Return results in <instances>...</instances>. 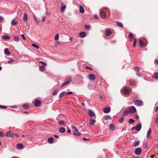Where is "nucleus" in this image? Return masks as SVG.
Returning <instances> with one entry per match:
<instances>
[{"label": "nucleus", "mask_w": 158, "mask_h": 158, "mask_svg": "<svg viewBox=\"0 0 158 158\" xmlns=\"http://www.w3.org/2000/svg\"><path fill=\"white\" fill-rule=\"evenodd\" d=\"M135 104L136 106H141L143 105V102L141 100H137L135 101Z\"/></svg>", "instance_id": "1"}, {"label": "nucleus", "mask_w": 158, "mask_h": 158, "mask_svg": "<svg viewBox=\"0 0 158 158\" xmlns=\"http://www.w3.org/2000/svg\"><path fill=\"white\" fill-rule=\"evenodd\" d=\"M130 113L131 114L134 113L136 111V109L135 107L134 106H132L131 107H129L128 108Z\"/></svg>", "instance_id": "2"}, {"label": "nucleus", "mask_w": 158, "mask_h": 158, "mask_svg": "<svg viewBox=\"0 0 158 158\" xmlns=\"http://www.w3.org/2000/svg\"><path fill=\"white\" fill-rule=\"evenodd\" d=\"M122 111H123L121 110V113L122 114L123 116L128 115L129 113H130V112L129 111V110L128 108V109L125 110L123 112Z\"/></svg>", "instance_id": "3"}, {"label": "nucleus", "mask_w": 158, "mask_h": 158, "mask_svg": "<svg viewBox=\"0 0 158 158\" xmlns=\"http://www.w3.org/2000/svg\"><path fill=\"white\" fill-rule=\"evenodd\" d=\"M14 135V133L12 131H10L6 132L5 133V136L7 137H11Z\"/></svg>", "instance_id": "4"}, {"label": "nucleus", "mask_w": 158, "mask_h": 158, "mask_svg": "<svg viewBox=\"0 0 158 158\" xmlns=\"http://www.w3.org/2000/svg\"><path fill=\"white\" fill-rule=\"evenodd\" d=\"M142 152V150L140 148H137L135 149V153L137 155H140Z\"/></svg>", "instance_id": "5"}, {"label": "nucleus", "mask_w": 158, "mask_h": 158, "mask_svg": "<svg viewBox=\"0 0 158 158\" xmlns=\"http://www.w3.org/2000/svg\"><path fill=\"white\" fill-rule=\"evenodd\" d=\"M142 127L141 124L140 123L138 124L135 127V130L138 131H140Z\"/></svg>", "instance_id": "6"}, {"label": "nucleus", "mask_w": 158, "mask_h": 158, "mask_svg": "<svg viewBox=\"0 0 158 158\" xmlns=\"http://www.w3.org/2000/svg\"><path fill=\"white\" fill-rule=\"evenodd\" d=\"M99 14L100 17L102 19H104L106 17V14L103 11H101L100 12Z\"/></svg>", "instance_id": "7"}, {"label": "nucleus", "mask_w": 158, "mask_h": 158, "mask_svg": "<svg viewBox=\"0 0 158 158\" xmlns=\"http://www.w3.org/2000/svg\"><path fill=\"white\" fill-rule=\"evenodd\" d=\"M89 114L90 117H93L95 116L94 113L92 110H89Z\"/></svg>", "instance_id": "8"}, {"label": "nucleus", "mask_w": 158, "mask_h": 158, "mask_svg": "<svg viewBox=\"0 0 158 158\" xmlns=\"http://www.w3.org/2000/svg\"><path fill=\"white\" fill-rule=\"evenodd\" d=\"M41 104V102L39 100H36L35 102V106L37 107L40 106Z\"/></svg>", "instance_id": "9"}, {"label": "nucleus", "mask_w": 158, "mask_h": 158, "mask_svg": "<svg viewBox=\"0 0 158 158\" xmlns=\"http://www.w3.org/2000/svg\"><path fill=\"white\" fill-rule=\"evenodd\" d=\"M89 78L90 80L93 81L95 79V76L93 74H89Z\"/></svg>", "instance_id": "10"}, {"label": "nucleus", "mask_w": 158, "mask_h": 158, "mask_svg": "<svg viewBox=\"0 0 158 158\" xmlns=\"http://www.w3.org/2000/svg\"><path fill=\"white\" fill-rule=\"evenodd\" d=\"M110 110V109L109 107L105 108L103 109L104 112L105 113H108Z\"/></svg>", "instance_id": "11"}, {"label": "nucleus", "mask_w": 158, "mask_h": 158, "mask_svg": "<svg viewBox=\"0 0 158 158\" xmlns=\"http://www.w3.org/2000/svg\"><path fill=\"white\" fill-rule=\"evenodd\" d=\"M79 35L81 38H84L86 36V33L85 32H81L79 34Z\"/></svg>", "instance_id": "12"}, {"label": "nucleus", "mask_w": 158, "mask_h": 158, "mask_svg": "<svg viewBox=\"0 0 158 158\" xmlns=\"http://www.w3.org/2000/svg\"><path fill=\"white\" fill-rule=\"evenodd\" d=\"M59 131L61 133H63L65 132L66 130L64 127H60L59 129Z\"/></svg>", "instance_id": "13"}, {"label": "nucleus", "mask_w": 158, "mask_h": 158, "mask_svg": "<svg viewBox=\"0 0 158 158\" xmlns=\"http://www.w3.org/2000/svg\"><path fill=\"white\" fill-rule=\"evenodd\" d=\"M79 9H80V11L81 13L83 14L84 13V12H85L82 6H79Z\"/></svg>", "instance_id": "14"}, {"label": "nucleus", "mask_w": 158, "mask_h": 158, "mask_svg": "<svg viewBox=\"0 0 158 158\" xmlns=\"http://www.w3.org/2000/svg\"><path fill=\"white\" fill-rule=\"evenodd\" d=\"M2 38L3 40H9L10 39V37L9 36L6 35H3Z\"/></svg>", "instance_id": "15"}, {"label": "nucleus", "mask_w": 158, "mask_h": 158, "mask_svg": "<svg viewBox=\"0 0 158 158\" xmlns=\"http://www.w3.org/2000/svg\"><path fill=\"white\" fill-rule=\"evenodd\" d=\"M66 8V6L65 5H61V10L62 12H64L65 9V8Z\"/></svg>", "instance_id": "16"}, {"label": "nucleus", "mask_w": 158, "mask_h": 158, "mask_svg": "<svg viewBox=\"0 0 158 158\" xmlns=\"http://www.w3.org/2000/svg\"><path fill=\"white\" fill-rule=\"evenodd\" d=\"M4 52L6 55H10V52L9 51L8 48H6L4 49Z\"/></svg>", "instance_id": "17"}, {"label": "nucleus", "mask_w": 158, "mask_h": 158, "mask_svg": "<svg viewBox=\"0 0 158 158\" xmlns=\"http://www.w3.org/2000/svg\"><path fill=\"white\" fill-rule=\"evenodd\" d=\"M17 21L14 19H13L12 20L11 24L12 25H15L17 24Z\"/></svg>", "instance_id": "18"}, {"label": "nucleus", "mask_w": 158, "mask_h": 158, "mask_svg": "<svg viewBox=\"0 0 158 158\" xmlns=\"http://www.w3.org/2000/svg\"><path fill=\"white\" fill-rule=\"evenodd\" d=\"M23 147V145L21 143H18L17 145V148L19 149H22Z\"/></svg>", "instance_id": "19"}, {"label": "nucleus", "mask_w": 158, "mask_h": 158, "mask_svg": "<svg viewBox=\"0 0 158 158\" xmlns=\"http://www.w3.org/2000/svg\"><path fill=\"white\" fill-rule=\"evenodd\" d=\"M53 138L52 137H49L48 139V141L49 143H52L53 142Z\"/></svg>", "instance_id": "20"}, {"label": "nucleus", "mask_w": 158, "mask_h": 158, "mask_svg": "<svg viewBox=\"0 0 158 158\" xmlns=\"http://www.w3.org/2000/svg\"><path fill=\"white\" fill-rule=\"evenodd\" d=\"M124 93L125 94L127 95L129 93V91L128 89L126 88H125L124 89Z\"/></svg>", "instance_id": "21"}, {"label": "nucleus", "mask_w": 158, "mask_h": 158, "mask_svg": "<svg viewBox=\"0 0 158 158\" xmlns=\"http://www.w3.org/2000/svg\"><path fill=\"white\" fill-rule=\"evenodd\" d=\"M23 107L25 109H27L29 108V106L27 104H24L23 105Z\"/></svg>", "instance_id": "22"}, {"label": "nucleus", "mask_w": 158, "mask_h": 158, "mask_svg": "<svg viewBox=\"0 0 158 158\" xmlns=\"http://www.w3.org/2000/svg\"><path fill=\"white\" fill-rule=\"evenodd\" d=\"M151 128H150L148 130V131L147 133V138H148V137H149L150 136V134L151 133Z\"/></svg>", "instance_id": "23"}, {"label": "nucleus", "mask_w": 158, "mask_h": 158, "mask_svg": "<svg viewBox=\"0 0 158 158\" xmlns=\"http://www.w3.org/2000/svg\"><path fill=\"white\" fill-rule=\"evenodd\" d=\"M95 120L94 119H91L90 120V124L91 125H94L95 123Z\"/></svg>", "instance_id": "24"}, {"label": "nucleus", "mask_w": 158, "mask_h": 158, "mask_svg": "<svg viewBox=\"0 0 158 158\" xmlns=\"http://www.w3.org/2000/svg\"><path fill=\"white\" fill-rule=\"evenodd\" d=\"M23 20L26 21H27L28 20L27 16L26 14H25L23 17Z\"/></svg>", "instance_id": "25"}, {"label": "nucleus", "mask_w": 158, "mask_h": 158, "mask_svg": "<svg viewBox=\"0 0 158 158\" xmlns=\"http://www.w3.org/2000/svg\"><path fill=\"white\" fill-rule=\"evenodd\" d=\"M81 135V133L80 132H73V135L75 136H78L79 135Z\"/></svg>", "instance_id": "26"}, {"label": "nucleus", "mask_w": 158, "mask_h": 158, "mask_svg": "<svg viewBox=\"0 0 158 158\" xmlns=\"http://www.w3.org/2000/svg\"><path fill=\"white\" fill-rule=\"evenodd\" d=\"M137 39L136 38H135L134 39L133 42V47H135L136 46V43L137 42Z\"/></svg>", "instance_id": "27"}, {"label": "nucleus", "mask_w": 158, "mask_h": 158, "mask_svg": "<svg viewBox=\"0 0 158 158\" xmlns=\"http://www.w3.org/2000/svg\"><path fill=\"white\" fill-rule=\"evenodd\" d=\"M58 123L59 125L61 126H64L65 125V122L64 121H60L58 122Z\"/></svg>", "instance_id": "28"}, {"label": "nucleus", "mask_w": 158, "mask_h": 158, "mask_svg": "<svg viewBox=\"0 0 158 158\" xmlns=\"http://www.w3.org/2000/svg\"><path fill=\"white\" fill-rule=\"evenodd\" d=\"M117 24L118 26H119V27L121 28L123 27V25L122 23L118 22H117Z\"/></svg>", "instance_id": "29"}, {"label": "nucleus", "mask_w": 158, "mask_h": 158, "mask_svg": "<svg viewBox=\"0 0 158 158\" xmlns=\"http://www.w3.org/2000/svg\"><path fill=\"white\" fill-rule=\"evenodd\" d=\"M65 93V91H63L59 95V98H60L63 97L64 95V94Z\"/></svg>", "instance_id": "30"}, {"label": "nucleus", "mask_w": 158, "mask_h": 158, "mask_svg": "<svg viewBox=\"0 0 158 158\" xmlns=\"http://www.w3.org/2000/svg\"><path fill=\"white\" fill-rule=\"evenodd\" d=\"M111 32L110 30H107L106 31V36H109L111 34Z\"/></svg>", "instance_id": "31"}, {"label": "nucleus", "mask_w": 158, "mask_h": 158, "mask_svg": "<svg viewBox=\"0 0 158 158\" xmlns=\"http://www.w3.org/2000/svg\"><path fill=\"white\" fill-rule=\"evenodd\" d=\"M139 144V141H137L135 142L133 144V146L134 147H137L138 146Z\"/></svg>", "instance_id": "32"}, {"label": "nucleus", "mask_w": 158, "mask_h": 158, "mask_svg": "<svg viewBox=\"0 0 158 158\" xmlns=\"http://www.w3.org/2000/svg\"><path fill=\"white\" fill-rule=\"evenodd\" d=\"M139 44L140 47H142L144 45V43L141 40L139 41Z\"/></svg>", "instance_id": "33"}, {"label": "nucleus", "mask_w": 158, "mask_h": 158, "mask_svg": "<svg viewBox=\"0 0 158 158\" xmlns=\"http://www.w3.org/2000/svg\"><path fill=\"white\" fill-rule=\"evenodd\" d=\"M44 67L42 65L39 67L40 70L42 72H43L44 71Z\"/></svg>", "instance_id": "34"}, {"label": "nucleus", "mask_w": 158, "mask_h": 158, "mask_svg": "<svg viewBox=\"0 0 158 158\" xmlns=\"http://www.w3.org/2000/svg\"><path fill=\"white\" fill-rule=\"evenodd\" d=\"M109 127L110 129L113 130L114 129V126L113 124L110 125Z\"/></svg>", "instance_id": "35"}, {"label": "nucleus", "mask_w": 158, "mask_h": 158, "mask_svg": "<svg viewBox=\"0 0 158 158\" xmlns=\"http://www.w3.org/2000/svg\"><path fill=\"white\" fill-rule=\"evenodd\" d=\"M153 76L156 79H157L158 78V72L155 73L153 74Z\"/></svg>", "instance_id": "36"}, {"label": "nucleus", "mask_w": 158, "mask_h": 158, "mask_svg": "<svg viewBox=\"0 0 158 158\" xmlns=\"http://www.w3.org/2000/svg\"><path fill=\"white\" fill-rule=\"evenodd\" d=\"M72 81V78L69 77L68 78V80H67V81L66 82L67 83H68V84L69 83H70Z\"/></svg>", "instance_id": "37"}, {"label": "nucleus", "mask_w": 158, "mask_h": 158, "mask_svg": "<svg viewBox=\"0 0 158 158\" xmlns=\"http://www.w3.org/2000/svg\"><path fill=\"white\" fill-rule=\"evenodd\" d=\"M14 40L15 41L18 42L19 41V38L17 36H15L14 38Z\"/></svg>", "instance_id": "38"}, {"label": "nucleus", "mask_w": 158, "mask_h": 158, "mask_svg": "<svg viewBox=\"0 0 158 158\" xmlns=\"http://www.w3.org/2000/svg\"><path fill=\"white\" fill-rule=\"evenodd\" d=\"M31 45L33 47H34L37 49H38L39 48V46L35 44H34V43L32 44H31Z\"/></svg>", "instance_id": "39"}, {"label": "nucleus", "mask_w": 158, "mask_h": 158, "mask_svg": "<svg viewBox=\"0 0 158 158\" xmlns=\"http://www.w3.org/2000/svg\"><path fill=\"white\" fill-rule=\"evenodd\" d=\"M124 118L123 117H121L120 119L119 120L118 122L119 123H121L123 122L124 120Z\"/></svg>", "instance_id": "40"}, {"label": "nucleus", "mask_w": 158, "mask_h": 158, "mask_svg": "<svg viewBox=\"0 0 158 158\" xmlns=\"http://www.w3.org/2000/svg\"><path fill=\"white\" fill-rule=\"evenodd\" d=\"M104 118L105 119L107 120L108 119H110V116L107 115V116H105L104 117Z\"/></svg>", "instance_id": "41"}, {"label": "nucleus", "mask_w": 158, "mask_h": 158, "mask_svg": "<svg viewBox=\"0 0 158 158\" xmlns=\"http://www.w3.org/2000/svg\"><path fill=\"white\" fill-rule=\"evenodd\" d=\"M135 122L134 119L130 118L129 119V121L128 122V123H134Z\"/></svg>", "instance_id": "42"}, {"label": "nucleus", "mask_w": 158, "mask_h": 158, "mask_svg": "<svg viewBox=\"0 0 158 158\" xmlns=\"http://www.w3.org/2000/svg\"><path fill=\"white\" fill-rule=\"evenodd\" d=\"M134 69L136 71V72H138L139 70V68L138 67H135L134 68Z\"/></svg>", "instance_id": "43"}, {"label": "nucleus", "mask_w": 158, "mask_h": 158, "mask_svg": "<svg viewBox=\"0 0 158 158\" xmlns=\"http://www.w3.org/2000/svg\"><path fill=\"white\" fill-rule=\"evenodd\" d=\"M59 35L58 34H57L55 37V40H57L59 39Z\"/></svg>", "instance_id": "44"}, {"label": "nucleus", "mask_w": 158, "mask_h": 158, "mask_svg": "<svg viewBox=\"0 0 158 158\" xmlns=\"http://www.w3.org/2000/svg\"><path fill=\"white\" fill-rule=\"evenodd\" d=\"M130 83L131 85H135V81L131 80L130 81Z\"/></svg>", "instance_id": "45"}, {"label": "nucleus", "mask_w": 158, "mask_h": 158, "mask_svg": "<svg viewBox=\"0 0 158 158\" xmlns=\"http://www.w3.org/2000/svg\"><path fill=\"white\" fill-rule=\"evenodd\" d=\"M128 36L130 39H131V38L133 39L134 38L133 35L131 33L129 34Z\"/></svg>", "instance_id": "46"}, {"label": "nucleus", "mask_w": 158, "mask_h": 158, "mask_svg": "<svg viewBox=\"0 0 158 158\" xmlns=\"http://www.w3.org/2000/svg\"><path fill=\"white\" fill-rule=\"evenodd\" d=\"M155 122L156 124H158V114L157 115V118L156 119Z\"/></svg>", "instance_id": "47"}, {"label": "nucleus", "mask_w": 158, "mask_h": 158, "mask_svg": "<svg viewBox=\"0 0 158 158\" xmlns=\"http://www.w3.org/2000/svg\"><path fill=\"white\" fill-rule=\"evenodd\" d=\"M73 94V92H72L69 91V92H67L66 93L65 95H66V96H67V95H68H68L71 94Z\"/></svg>", "instance_id": "48"}, {"label": "nucleus", "mask_w": 158, "mask_h": 158, "mask_svg": "<svg viewBox=\"0 0 158 158\" xmlns=\"http://www.w3.org/2000/svg\"><path fill=\"white\" fill-rule=\"evenodd\" d=\"M67 84H68V83H67V82H64V83H63L62 84V85H61V87H63V86H64L65 85H67Z\"/></svg>", "instance_id": "49"}, {"label": "nucleus", "mask_w": 158, "mask_h": 158, "mask_svg": "<svg viewBox=\"0 0 158 158\" xmlns=\"http://www.w3.org/2000/svg\"><path fill=\"white\" fill-rule=\"evenodd\" d=\"M90 27V26L89 25H86L85 26V28L86 29H89Z\"/></svg>", "instance_id": "50"}, {"label": "nucleus", "mask_w": 158, "mask_h": 158, "mask_svg": "<svg viewBox=\"0 0 158 158\" xmlns=\"http://www.w3.org/2000/svg\"><path fill=\"white\" fill-rule=\"evenodd\" d=\"M6 108V106L0 105V108L5 109Z\"/></svg>", "instance_id": "51"}, {"label": "nucleus", "mask_w": 158, "mask_h": 158, "mask_svg": "<svg viewBox=\"0 0 158 158\" xmlns=\"http://www.w3.org/2000/svg\"><path fill=\"white\" fill-rule=\"evenodd\" d=\"M135 118L137 119H139V115L137 114H136L135 116Z\"/></svg>", "instance_id": "52"}, {"label": "nucleus", "mask_w": 158, "mask_h": 158, "mask_svg": "<svg viewBox=\"0 0 158 158\" xmlns=\"http://www.w3.org/2000/svg\"><path fill=\"white\" fill-rule=\"evenodd\" d=\"M154 63L156 64H158V60L156 59L155 60Z\"/></svg>", "instance_id": "53"}, {"label": "nucleus", "mask_w": 158, "mask_h": 158, "mask_svg": "<svg viewBox=\"0 0 158 158\" xmlns=\"http://www.w3.org/2000/svg\"><path fill=\"white\" fill-rule=\"evenodd\" d=\"M0 136L1 137H3L4 136V134L2 131L0 132Z\"/></svg>", "instance_id": "54"}, {"label": "nucleus", "mask_w": 158, "mask_h": 158, "mask_svg": "<svg viewBox=\"0 0 158 158\" xmlns=\"http://www.w3.org/2000/svg\"><path fill=\"white\" fill-rule=\"evenodd\" d=\"M57 91L56 90H54L53 92V94L54 95H55L57 93Z\"/></svg>", "instance_id": "55"}, {"label": "nucleus", "mask_w": 158, "mask_h": 158, "mask_svg": "<svg viewBox=\"0 0 158 158\" xmlns=\"http://www.w3.org/2000/svg\"><path fill=\"white\" fill-rule=\"evenodd\" d=\"M4 20L3 18L1 16H0V22L3 21Z\"/></svg>", "instance_id": "56"}, {"label": "nucleus", "mask_w": 158, "mask_h": 158, "mask_svg": "<svg viewBox=\"0 0 158 158\" xmlns=\"http://www.w3.org/2000/svg\"><path fill=\"white\" fill-rule=\"evenodd\" d=\"M40 62L41 63L43 64L44 65H46V64L45 63H44V62H43L42 61H40Z\"/></svg>", "instance_id": "57"}, {"label": "nucleus", "mask_w": 158, "mask_h": 158, "mask_svg": "<svg viewBox=\"0 0 158 158\" xmlns=\"http://www.w3.org/2000/svg\"><path fill=\"white\" fill-rule=\"evenodd\" d=\"M143 146L146 148H147L148 147V146L146 144H144Z\"/></svg>", "instance_id": "58"}, {"label": "nucleus", "mask_w": 158, "mask_h": 158, "mask_svg": "<svg viewBox=\"0 0 158 158\" xmlns=\"http://www.w3.org/2000/svg\"><path fill=\"white\" fill-rule=\"evenodd\" d=\"M45 17H43L42 18V21L44 22L45 21Z\"/></svg>", "instance_id": "59"}, {"label": "nucleus", "mask_w": 158, "mask_h": 158, "mask_svg": "<svg viewBox=\"0 0 158 158\" xmlns=\"http://www.w3.org/2000/svg\"><path fill=\"white\" fill-rule=\"evenodd\" d=\"M83 139L84 140H89V139H87V138H85V137H84L83 138Z\"/></svg>", "instance_id": "60"}, {"label": "nucleus", "mask_w": 158, "mask_h": 158, "mask_svg": "<svg viewBox=\"0 0 158 158\" xmlns=\"http://www.w3.org/2000/svg\"><path fill=\"white\" fill-rule=\"evenodd\" d=\"M86 68L87 69H90V70H92V69L91 68H90V67H89V66H86Z\"/></svg>", "instance_id": "61"}, {"label": "nucleus", "mask_w": 158, "mask_h": 158, "mask_svg": "<svg viewBox=\"0 0 158 158\" xmlns=\"http://www.w3.org/2000/svg\"><path fill=\"white\" fill-rule=\"evenodd\" d=\"M136 74H137V76L139 77H140L141 76L140 74L138 72H137Z\"/></svg>", "instance_id": "62"}, {"label": "nucleus", "mask_w": 158, "mask_h": 158, "mask_svg": "<svg viewBox=\"0 0 158 158\" xmlns=\"http://www.w3.org/2000/svg\"><path fill=\"white\" fill-rule=\"evenodd\" d=\"M22 36L23 37V39L25 40H26V38L24 36V35L23 34L22 35Z\"/></svg>", "instance_id": "63"}, {"label": "nucleus", "mask_w": 158, "mask_h": 158, "mask_svg": "<svg viewBox=\"0 0 158 158\" xmlns=\"http://www.w3.org/2000/svg\"><path fill=\"white\" fill-rule=\"evenodd\" d=\"M15 136L16 137H19V135H18L17 133H15Z\"/></svg>", "instance_id": "64"}]
</instances>
